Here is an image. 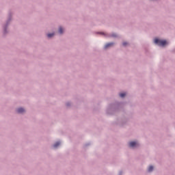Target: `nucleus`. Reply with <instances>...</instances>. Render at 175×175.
<instances>
[{
	"mask_svg": "<svg viewBox=\"0 0 175 175\" xmlns=\"http://www.w3.org/2000/svg\"><path fill=\"white\" fill-rule=\"evenodd\" d=\"M126 95V93H120V98H124Z\"/></svg>",
	"mask_w": 175,
	"mask_h": 175,
	"instance_id": "nucleus-8",
	"label": "nucleus"
},
{
	"mask_svg": "<svg viewBox=\"0 0 175 175\" xmlns=\"http://www.w3.org/2000/svg\"><path fill=\"white\" fill-rule=\"evenodd\" d=\"M25 111V109H24L23 108H19L17 109V113H18L19 114H21Z\"/></svg>",
	"mask_w": 175,
	"mask_h": 175,
	"instance_id": "nucleus-4",
	"label": "nucleus"
},
{
	"mask_svg": "<svg viewBox=\"0 0 175 175\" xmlns=\"http://www.w3.org/2000/svg\"><path fill=\"white\" fill-rule=\"evenodd\" d=\"M130 147H137L139 146V144L136 142H131L129 143Z\"/></svg>",
	"mask_w": 175,
	"mask_h": 175,
	"instance_id": "nucleus-2",
	"label": "nucleus"
},
{
	"mask_svg": "<svg viewBox=\"0 0 175 175\" xmlns=\"http://www.w3.org/2000/svg\"><path fill=\"white\" fill-rule=\"evenodd\" d=\"M148 170V172H152V170H154V167L152 165L149 166Z\"/></svg>",
	"mask_w": 175,
	"mask_h": 175,
	"instance_id": "nucleus-6",
	"label": "nucleus"
},
{
	"mask_svg": "<svg viewBox=\"0 0 175 175\" xmlns=\"http://www.w3.org/2000/svg\"><path fill=\"white\" fill-rule=\"evenodd\" d=\"M60 144H61V142H56V143L53 145L54 148H57V147H58V146H59Z\"/></svg>",
	"mask_w": 175,
	"mask_h": 175,
	"instance_id": "nucleus-5",
	"label": "nucleus"
},
{
	"mask_svg": "<svg viewBox=\"0 0 175 175\" xmlns=\"http://www.w3.org/2000/svg\"><path fill=\"white\" fill-rule=\"evenodd\" d=\"M112 46H114V43L113 42H109L105 44V49H109V47H111Z\"/></svg>",
	"mask_w": 175,
	"mask_h": 175,
	"instance_id": "nucleus-3",
	"label": "nucleus"
},
{
	"mask_svg": "<svg viewBox=\"0 0 175 175\" xmlns=\"http://www.w3.org/2000/svg\"><path fill=\"white\" fill-rule=\"evenodd\" d=\"M154 43L156 44H159V46H162L163 47V46H166V44H167V41L165 40H159L158 38H155Z\"/></svg>",
	"mask_w": 175,
	"mask_h": 175,
	"instance_id": "nucleus-1",
	"label": "nucleus"
},
{
	"mask_svg": "<svg viewBox=\"0 0 175 175\" xmlns=\"http://www.w3.org/2000/svg\"><path fill=\"white\" fill-rule=\"evenodd\" d=\"M112 36H113V38H116V37L117 36V35L113 34Z\"/></svg>",
	"mask_w": 175,
	"mask_h": 175,
	"instance_id": "nucleus-11",
	"label": "nucleus"
},
{
	"mask_svg": "<svg viewBox=\"0 0 175 175\" xmlns=\"http://www.w3.org/2000/svg\"><path fill=\"white\" fill-rule=\"evenodd\" d=\"M126 44H128L127 42H123V46H126Z\"/></svg>",
	"mask_w": 175,
	"mask_h": 175,
	"instance_id": "nucleus-10",
	"label": "nucleus"
},
{
	"mask_svg": "<svg viewBox=\"0 0 175 175\" xmlns=\"http://www.w3.org/2000/svg\"><path fill=\"white\" fill-rule=\"evenodd\" d=\"M59 33H64V29L62 27L59 28Z\"/></svg>",
	"mask_w": 175,
	"mask_h": 175,
	"instance_id": "nucleus-7",
	"label": "nucleus"
},
{
	"mask_svg": "<svg viewBox=\"0 0 175 175\" xmlns=\"http://www.w3.org/2000/svg\"><path fill=\"white\" fill-rule=\"evenodd\" d=\"M48 38H53V36H54V33H49L47 35Z\"/></svg>",
	"mask_w": 175,
	"mask_h": 175,
	"instance_id": "nucleus-9",
	"label": "nucleus"
}]
</instances>
